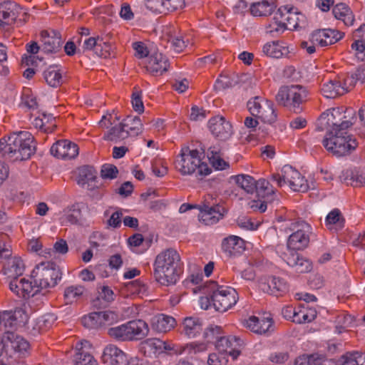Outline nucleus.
<instances>
[{
    "label": "nucleus",
    "mask_w": 365,
    "mask_h": 365,
    "mask_svg": "<svg viewBox=\"0 0 365 365\" xmlns=\"http://www.w3.org/2000/svg\"><path fill=\"white\" fill-rule=\"evenodd\" d=\"M294 7H290V11L287 12L286 16L287 29L295 30L304 28L306 26V17L302 13L294 11Z\"/></svg>",
    "instance_id": "obj_31"
},
{
    "label": "nucleus",
    "mask_w": 365,
    "mask_h": 365,
    "mask_svg": "<svg viewBox=\"0 0 365 365\" xmlns=\"http://www.w3.org/2000/svg\"><path fill=\"white\" fill-rule=\"evenodd\" d=\"M41 38L42 50L46 53H57L61 50L62 46V40L61 34L56 30L48 31L43 30L40 33Z\"/></svg>",
    "instance_id": "obj_15"
},
{
    "label": "nucleus",
    "mask_w": 365,
    "mask_h": 365,
    "mask_svg": "<svg viewBox=\"0 0 365 365\" xmlns=\"http://www.w3.org/2000/svg\"><path fill=\"white\" fill-rule=\"evenodd\" d=\"M85 291L83 286H70L66 288L64 291V298L67 304H71L76 299L81 297Z\"/></svg>",
    "instance_id": "obj_45"
},
{
    "label": "nucleus",
    "mask_w": 365,
    "mask_h": 365,
    "mask_svg": "<svg viewBox=\"0 0 365 365\" xmlns=\"http://www.w3.org/2000/svg\"><path fill=\"white\" fill-rule=\"evenodd\" d=\"M175 323L173 317L162 314L153 322V328L158 332H167L174 327Z\"/></svg>",
    "instance_id": "obj_35"
},
{
    "label": "nucleus",
    "mask_w": 365,
    "mask_h": 365,
    "mask_svg": "<svg viewBox=\"0 0 365 365\" xmlns=\"http://www.w3.org/2000/svg\"><path fill=\"white\" fill-rule=\"evenodd\" d=\"M180 257L174 249L158 254L154 262L155 280L164 286L175 284L180 277Z\"/></svg>",
    "instance_id": "obj_2"
},
{
    "label": "nucleus",
    "mask_w": 365,
    "mask_h": 365,
    "mask_svg": "<svg viewBox=\"0 0 365 365\" xmlns=\"http://www.w3.org/2000/svg\"><path fill=\"white\" fill-rule=\"evenodd\" d=\"M217 287L211 294L212 303L216 311L225 312L237 303L238 294L232 287L218 285Z\"/></svg>",
    "instance_id": "obj_11"
},
{
    "label": "nucleus",
    "mask_w": 365,
    "mask_h": 365,
    "mask_svg": "<svg viewBox=\"0 0 365 365\" xmlns=\"http://www.w3.org/2000/svg\"><path fill=\"white\" fill-rule=\"evenodd\" d=\"M99 316L101 325L111 324L117 322L118 319V314L111 311L99 312Z\"/></svg>",
    "instance_id": "obj_60"
},
{
    "label": "nucleus",
    "mask_w": 365,
    "mask_h": 365,
    "mask_svg": "<svg viewBox=\"0 0 365 365\" xmlns=\"http://www.w3.org/2000/svg\"><path fill=\"white\" fill-rule=\"evenodd\" d=\"M275 7L276 5L273 1L269 2L267 0H262L251 4L250 11L254 16H269L272 14Z\"/></svg>",
    "instance_id": "obj_29"
},
{
    "label": "nucleus",
    "mask_w": 365,
    "mask_h": 365,
    "mask_svg": "<svg viewBox=\"0 0 365 365\" xmlns=\"http://www.w3.org/2000/svg\"><path fill=\"white\" fill-rule=\"evenodd\" d=\"M256 190L255 192L257 193L259 198L262 200L252 201L251 207L259 210L261 212H264L267 207L268 204H272L277 200L275 190L273 188L270 182L265 179H259L256 182Z\"/></svg>",
    "instance_id": "obj_13"
},
{
    "label": "nucleus",
    "mask_w": 365,
    "mask_h": 365,
    "mask_svg": "<svg viewBox=\"0 0 365 365\" xmlns=\"http://www.w3.org/2000/svg\"><path fill=\"white\" fill-rule=\"evenodd\" d=\"M76 365H98L96 360L89 353L78 351L74 357Z\"/></svg>",
    "instance_id": "obj_48"
},
{
    "label": "nucleus",
    "mask_w": 365,
    "mask_h": 365,
    "mask_svg": "<svg viewBox=\"0 0 365 365\" xmlns=\"http://www.w3.org/2000/svg\"><path fill=\"white\" fill-rule=\"evenodd\" d=\"M222 248L230 255H236L245 250V241L240 237L231 235L223 240Z\"/></svg>",
    "instance_id": "obj_24"
},
{
    "label": "nucleus",
    "mask_w": 365,
    "mask_h": 365,
    "mask_svg": "<svg viewBox=\"0 0 365 365\" xmlns=\"http://www.w3.org/2000/svg\"><path fill=\"white\" fill-rule=\"evenodd\" d=\"M344 34L334 29L317 30L312 33V41H318V36L324 37L329 40V45L334 44L344 36Z\"/></svg>",
    "instance_id": "obj_34"
},
{
    "label": "nucleus",
    "mask_w": 365,
    "mask_h": 365,
    "mask_svg": "<svg viewBox=\"0 0 365 365\" xmlns=\"http://www.w3.org/2000/svg\"><path fill=\"white\" fill-rule=\"evenodd\" d=\"M121 125L125 128L130 136H138L143 131V125L138 116H128L123 120Z\"/></svg>",
    "instance_id": "obj_30"
},
{
    "label": "nucleus",
    "mask_w": 365,
    "mask_h": 365,
    "mask_svg": "<svg viewBox=\"0 0 365 365\" xmlns=\"http://www.w3.org/2000/svg\"><path fill=\"white\" fill-rule=\"evenodd\" d=\"M66 215L67 220L71 224H77L81 220V211L78 204L73 205Z\"/></svg>",
    "instance_id": "obj_57"
},
{
    "label": "nucleus",
    "mask_w": 365,
    "mask_h": 365,
    "mask_svg": "<svg viewBox=\"0 0 365 365\" xmlns=\"http://www.w3.org/2000/svg\"><path fill=\"white\" fill-rule=\"evenodd\" d=\"M357 81H360L362 83H365V66H359L356 71L351 74L350 78L346 79L344 86H346L347 83L350 86H354Z\"/></svg>",
    "instance_id": "obj_52"
},
{
    "label": "nucleus",
    "mask_w": 365,
    "mask_h": 365,
    "mask_svg": "<svg viewBox=\"0 0 365 365\" xmlns=\"http://www.w3.org/2000/svg\"><path fill=\"white\" fill-rule=\"evenodd\" d=\"M290 11V7L289 6H282L278 9L277 11L274 14V16L273 17V20L276 21L278 24H282L284 26H287L286 16H287V14H285L287 12Z\"/></svg>",
    "instance_id": "obj_64"
},
{
    "label": "nucleus",
    "mask_w": 365,
    "mask_h": 365,
    "mask_svg": "<svg viewBox=\"0 0 365 365\" xmlns=\"http://www.w3.org/2000/svg\"><path fill=\"white\" fill-rule=\"evenodd\" d=\"M180 158V159H178L175 162L176 168L183 175H191L197 170V175L202 179L212 171L207 163L201 162V155L196 149L190 150L189 147L182 148Z\"/></svg>",
    "instance_id": "obj_4"
},
{
    "label": "nucleus",
    "mask_w": 365,
    "mask_h": 365,
    "mask_svg": "<svg viewBox=\"0 0 365 365\" xmlns=\"http://www.w3.org/2000/svg\"><path fill=\"white\" fill-rule=\"evenodd\" d=\"M21 10V7L14 2L4 1L0 4V16L4 20L11 18L15 21Z\"/></svg>",
    "instance_id": "obj_33"
},
{
    "label": "nucleus",
    "mask_w": 365,
    "mask_h": 365,
    "mask_svg": "<svg viewBox=\"0 0 365 365\" xmlns=\"http://www.w3.org/2000/svg\"><path fill=\"white\" fill-rule=\"evenodd\" d=\"M256 190L255 192L257 193L259 198L262 200L252 201L251 207L259 210L261 212H264L267 207L268 204H272L277 200L275 190L273 188L270 182L265 179H259L256 182Z\"/></svg>",
    "instance_id": "obj_12"
},
{
    "label": "nucleus",
    "mask_w": 365,
    "mask_h": 365,
    "mask_svg": "<svg viewBox=\"0 0 365 365\" xmlns=\"http://www.w3.org/2000/svg\"><path fill=\"white\" fill-rule=\"evenodd\" d=\"M129 136V133L125 131V129L121 123L118 125L112 127L103 136V139L108 141L118 143L121 140H124Z\"/></svg>",
    "instance_id": "obj_37"
},
{
    "label": "nucleus",
    "mask_w": 365,
    "mask_h": 365,
    "mask_svg": "<svg viewBox=\"0 0 365 365\" xmlns=\"http://www.w3.org/2000/svg\"><path fill=\"white\" fill-rule=\"evenodd\" d=\"M51 153L60 159H73L78 154V145L67 140H61L51 148Z\"/></svg>",
    "instance_id": "obj_14"
},
{
    "label": "nucleus",
    "mask_w": 365,
    "mask_h": 365,
    "mask_svg": "<svg viewBox=\"0 0 365 365\" xmlns=\"http://www.w3.org/2000/svg\"><path fill=\"white\" fill-rule=\"evenodd\" d=\"M43 77L48 86L58 88L63 83V78L58 65H51L43 72Z\"/></svg>",
    "instance_id": "obj_25"
},
{
    "label": "nucleus",
    "mask_w": 365,
    "mask_h": 365,
    "mask_svg": "<svg viewBox=\"0 0 365 365\" xmlns=\"http://www.w3.org/2000/svg\"><path fill=\"white\" fill-rule=\"evenodd\" d=\"M322 144L327 150L336 157L351 155L358 147L359 143L352 135L345 133L325 136Z\"/></svg>",
    "instance_id": "obj_7"
},
{
    "label": "nucleus",
    "mask_w": 365,
    "mask_h": 365,
    "mask_svg": "<svg viewBox=\"0 0 365 365\" xmlns=\"http://www.w3.org/2000/svg\"><path fill=\"white\" fill-rule=\"evenodd\" d=\"M276 101L279 105L288 107L289 106V86H282L280 88L276 96Z\"/></svg>",
    "instance_id": "obj_63"
},
{
    "label": "nucleus",
    "mask_w": 365,
    "mask_h": 365,
    "mask_svg": "<svg viewBox=\"0 0 365 365\" xmlns=\"http://www.w3.org/2000/svg\"><path fill=\"white\" fill-rule=\"evenodd\" d=\"M341 365H365L364 353L359 351L346 352L340 358Z\"/></svg>",
    "instance_id": "obj_38"
},
{
    "label": "nucleus",
    "mask_w": 365,
    "mask_h": 365,
    "mask_svg": "<svg viewBox=\"0 0 365 365\" xmlns=\"http://www.w3.org/2000/svg\"><path fill=\"white\" fill-rule=\"evenodd\" d=\"M22 278L19 279V276H15L9 282V288L11 292L15 293L18 297L23 298V287Z\"/></svg>",
    "instance_id": "obj_61"
},
{
    "label": "nucleus",
    "mask_w": 365,
    "mask_h": 365,
    "mask_svg": "<svg viewBox=\"0 0 365 365\" xmlns=\"http://www.w3.org/2000/svg\"><path fill=\"white\" fill-rule=\"evenodd\" d=\"M149 332L148 324L143 320H132L119 326L108 329V334L118 341L140 340L145 338Z\"/></svg>",
    "instance_id": "obj_5"
},
{
    "label": "nucleus",
    "mask_w": 365,
    "mask_h": 365,
    "mask_svg": "<svg viewBox=\"0 0 365 365\" xmlns=\"http://www.w3.org/2000/svg\"><path fill=\"white\" fill-rule=\"evenodd\" d=\"M143 344L150 348L154 353H163L164 341L159 339H148L144 341Z\"/></svg>",
    "instance_id": "obj_58"
},
{
    "label": "nucleus",
    "mask_w": 365,
    "mask_h": 365,
    "mask_svg": "<svg viewBox=\"0 0 365 365\" xmlns=\"http://www.w3.org/2000/svg\"><path fill=\"white\" fill-rule=\"evenodd\" d=\"M115 299V294L108 286H102L98 288V296L92 302L93 307L101 309L106 308Z\"/></svg>",
    "instance_id": "obj_23"
},
{
    "label": "nucleus",
    "mask_w": 365,
    "mask_h": 365,
    "mask_svg": "<svg viewBox=\"0 0 365 365\" xmlns=\"http://www.w3.org/2000/svg\"><path fill=\"white\" fill-rule=\"evenodd\" d=\"M342 108H333L323 113L319 118V128L327 131L326 136L340 134L352 126L353 123L346 120Z\"/></svg>",
    "instance_id": "obj_6"
},
{
    "label": "nucleus",
    "mask_w": 365,
    "mask_h": 365,
    "mask_svg": "<svg viewBox=\"0 0 365 365\" xmlns=\"http://www.w3.org/2000/svg\"><path fill=\"white\" fill-rule=\"evenodd\" d=\"M103 39L98 36L97 38L90 37L86 39L83 44L78 48V53H84L87 51L93 50L95 51L96 48L98 43V41H102Z\"/></svg>",
    "instance_id": "obj_54"
},
{
    "label": "nucleus",
    "mask_w": 365,
    "mask_h": 365,
    "mask_svg": "<svg viewBox=\"0 0 365 365\" xmlns=\"http://www.w3.org/2000/svg\"><path fill=\"white\" fill-rule=\"evenodd\" d=\"M286 51L287 48H282L275 41L266 43L263 46L264 53H265L268 56L275 58H281L284 55V51Z\"/></svg>",
    "instance_id": "obj_44"
},
{
    "label": "nucleus",
    "mask_w": 365,
    "mask_h": 365,
    "mask_svg": "<svg viewBox=\"0 0 365 365\" xmlns=\"http://www.w3.org/2000/svg\"><path fill=\"white\" fill-rule=\"evenodd\" d=\"M4 346L10 347L15 352L24 356L29 348V343L22 336L14 332H6L4 336Z\"/></svg>",
    "instance_id": "obj_20"
},
{
    "label": "nucleus",
    "mask_w": 365,
    "mask_h": 365,
    "mask_svg": "<svg viewBox=\"0 0 365 365\" xmlns=\"http://www.w3.org/2000/svg\"><path fill=\"white\" fill-rule=\"evenodd\" d=\"M242 344V341L236 336H225L222 334L215 341V347L220 352H228L230 356L236 359L240 354V351L238 348Z\"/></svg>",
    "instance_id": "obj_16"
},
{
    "label": "nucleus",
    "mask_w": 365,
    "mask_h": 365,
    "mask_svg": "<svg viewBox=\"0 0 365 365\" xmlns=\"http://www.w3.org/2000/svg\"><path fill=\"white\" fill-rule=\"evenodd\" d=\"M234 85L233 81L229 77L226 76H220V77L217 79L214 88L216 91H220L231 88Z\"/></svg>",
    "instance_id": "obj_62"
},
{
    "label": "nucleus",
    "mask_w": 365,
    "mask_h": 365,
    "mask_svg": "<svg viewBox=\"0 0 365 365\" xmlns=\"http://www.w3.org/2000/svg\"><path fill=\"white\" fill-rule=\"evenodd\" d=\"M265 101L259 96H255L248 101L247 106L251 115L257 117L260 113V110H263L262 108H264V103Z\"/></svg>",
    "instance_id": "obj_47"
},
{
    "label": "nucleus",
    "mask_w": 365,
    "mask_h": 365,
    "mask_svg": "<svg viewBox=\"0 0 365 365\" xmlns=\"http://www.w3.org/2000/svg\"><path fill=\"white\" fill-rule=\"evenodd\" d=\"M35 151L34 138L26 131L14 132L7 140H0V157L11 161L26 160Z\"/></svg>",
    "instance_id": "obj_1"
},
{
    "label": "nucleus",
    "mask_w": 365,
    "mask_h": 365,
    "mask_svg": "<svg viewBox=\"0 0 365 365\" xmlns=\"http://www.w3.org/2000/svg\"><path fill=\"white\" fill-rule=\"evenodd\" d=\"M323 95L327 98H334L337 96L343 95L348 89L341 85L339 81H329L324 83L322 88Z\"/></svg>",
    "instance_id": "obj_32"
},
{
    "label": "nucleus",
    "mask_w": 365,
    "mask_h": 365,
    "mask_svg": "<svg viewBox=\"0 0 365 365\" xmlns=\"http://www.w3.org/2000/svg\"><path fill=\"white\" fill-rule=\"evenodd\" d=\"M202 330V322L194 317H186L183 320V331L190 338L195 337Z\"/></svg>",
    "instance_id": "obj_27"
},
{
    "label": "nucleus",
    "mask_w": 365,
    "mask_h": 365,
    "mask_svg": "<svg viewBox=\"0 0 365 365\" xmlns=\"http://www.w3.org/2000/svg\"><path fill=\"white\" fill-rule=\"evenodd\" d=\"M21 287H23V298L24 299L33 297L41 291L40 288H36L35 284L33 285L31 282L25 278H22Z\"/></svg>",
    "instance_id": "obj_53"
},
{
    "label": "nucleus",
    "mask_w": 365,
    "mask_h": 365,
    "mask_svg": "<svg viewBox=\"0 0 365 365\" xmlns=\"http://www.w3.org/2000/svg\"><path fill=\"white\" fill-rule=\"evenodd\" d=\"M81 321L83 325L88 329H96L101 326L99 312H93L88 316H85Z\"/></svg>",
    "instance_id": "obj_49"
},
{
    "label": "nucleus",
    "mask_w": 365,
    "mask_h": 365,
    "mask_svg": "<svg viewBox=\"0 0 365 365\" xmlns=\"http://www.w3.org/2000/svg\"><path fill=\"white\" fill-rule=\"evenodd\" d=\"M118 170L117 167L112 164H105L102 166L101 176L103 179H115L117 178Z\"/></svg>",
    "instance_id": "obj_55"
},
{
    "label": "nucleus",
    "mask_w": 365,
    "mask_h": 365,
    "mask_svg": "<svg viewBox=\"0 0 365 365\" xmlns=\"http://www.w3.org/2000/svg\"><path fill=\"white\" fill-rule=\"evenodd\" d=\"M209 152L210 153L208 154V158L215 169L222 170L229 168L228 163L225 162L220 157L219 151L217 150L215 147H210L209 148Z\"/></svg>",
    "instance_id": "obj_42"
},
{
    "label": "nucleus",
    "mask_w": 365,
    "mask_h": 365,
    "mask_svg": "<svg viewBox=\"0 0 365 365\" xmlns=\"http://www.w3.org/2000/svg\"><path fill=\"white\" fill-rule=\"evenodd\" d=\"M222 334L220 327L211 325L204 332V338L208 343L217 341Z\"/></svg>",
    "instance_id": "obj_51"
},
{
    "label": "nucleus",
    "mask_w": 365,
    "mask_h": 365,
    "mask_svg": "<svg viewBox=\"0 0 365 365\" xmlns=\"http://www.w3.org/2000/svg\"><path fill=\"white\" fill-rule=\"evenodd\" d=\"M261 289L276 297L281 296L287 290L286 283L280 278L275 277H269L267 282H261Z\"/></svg>",
    "instance_id": "obj_22"
},
{
    "label": "nucleus",
    "mask_w": 365,
    "mask_h": 365,
    "mask_svg": "<svg viewBox=\"0 0 365 365\" xmlns=\"http://www.w3.org/2000/svg\"><path fill=\"white\" fill-rule=\"evenodd\" d=\"M326 222L327 225H334L337 229H341L344 226L345 220L339 209H334L327 216Z\"/></svg>",
    "instance_id": "obj_46"
},
{
    "label": "nucleus",
    "mask_w": 365,
    "mask_h": 365,
    "mask_svg": "<svg viewBox=\"0 0 365 365\" xmlns=\"http://www.w3.org/2000/svg\"><path fill=\"white\" fill-rule=\"evenodd\" d=\"M165 14L181 9L185 6L184 0H163Z\"/></svg>",
    "instance_id": "obj_56"
},
{
    "label": "nucleus",
    "mask_w": 365,
    "mask_h": 365,
    "mask_svg": "<svg viewBox=\"0 0 365 365\" xmlns=\"http://www.w3.org/2000/svg\"><path fill=\"white\" fill-rule=\"evenodd\" d=\"M272 106V103L266 101L264 103L263 110H260V113L257 115V118L269 124L274 123L277 120V114Z\"/></svg>",
    "instance_id": "obj_41"
},
{
    "label": "nucleus",
    "mask_w": 365,
    "mask_h": 365,
    "mask_svg": "<svg viewBox=\"0 0 365 365\" xmlns=\"http://www.w3.org/2000/svg\"><path fill=\"white\" fill-rule=\"evenodd\" d=\"M97 172L91 166L85 165L79 168L77 177V183L81 186H84L91 181L96 179Z\"/></svg>",
    "instance_id": "obj_36"
},
{
    "label": "nucleus",
    "mask_w": 365,
    "mask_h": 365,
    "mask_svg": "<svg viewBox=\"0 0 365 365\" xmlns=\"http://www.w3.org/2000/svg\"><path fill=\"white\" fill-rule=\"evenodd\" d=\"M209 128L213 135L225 140L230 138L232 131L231 124L222 116H215L209 120Z\"/></svg>",
    "instance_id": "obj_17"
},
{
    "label": "nucleus",
    "mask_w": 365,
    "mask_h": 365,
    "mask_svg": "<svg viewBox=\"0 0 365 365\" xmlns=\"http://www.w3.org/2000/svg\"><path fill=\"white\" fill-rule=\"evenodd\" d=\"M307 97V91L300 85L289 86V106L290 110L294 113L301 111L300 104L304 102Z\"/></svg>",
    "instance_id": "obj_19"
},
{
    "label": "nucleus",
    "mask_w": 365,
    "mask_h": 365,
    "mask_svg": "<svg viewBox=\"0 0 365 365\" xmlns=\"http://www.w3.org/2000/svg\"><path fill=\"white\" fill-rule=\"evenodd\" d=\"M331 362L318 354L299 356L295 360V365H330Z\"/></svg>",
    "instance_id": "obj_39"
},
{
    "label": "nucleus",
    "mask_w": 365,
    "mask_h": 365,
    "mask_svg": "<svg viewBox=\"0 0 365 365\" xmlns=\"http://www.w3.org/2000/svg\"><path fill=\"white\" fill-rule=\"evenodd\" d=\"M286 233L292 232L287 240V247L292 250H304L309 242L310 225L304 221L297 220L284 230Z\"/></svg>",
    "instance_id": "obj_10"
},
{
    "label": "nucleus",
    "mask_w": 365,
    "mask_h": 365,
    "mask_svg": "<svg viewBox=\"0 0 365 365\" xmlns=\"http://www.w3.org/2000/svg\"><path fill=\"white\" fill-rule=\"evenodd\" d=\"M102 359L105 364L110 365H126L127 362L125 354L113 344H109L104 349Z\"/></svg>",
    "instance_id": "obj_21"
},
{
    "label": "nucleus",
    "mask_w": 365,
    "mask_h": 365,
    "mask_svg": "<svg viewBox=\"0 0 365 365\" xmlns=\"http://www.w3.org/2000/svg\"><path fill=\"white\" fill-rule=\"evenodd\" d=\"M271 180L276 181L279 187H282L288 183L290 188L295 192H305L309 187L307 180L302 176L298 170L289 165L282 168L281 173L272 174Z\"/></svg>",
    "instance_id": "obj_9"
},
{
    "label": "nucleus",
    "mask_w": 365,
    "mask_h": 365,
    "mask_svg": "<svg viewBox=\"0 0 365 365\" xmlns=\"http://www.w3.org/2000/svg\"><path fill=\"white\" fill-rule=\"evenodd\" d=\"M272 324V319L269 317L259 319L258 317L252 316L247 320V327L253 332L260 334L268 331Z\"/></svg>",
    "instance_id": "obj_28"
},
{
    "label": "nucleus",
    "mask_w": 365,
    "mask_h": 365,
    "mask_svg": "<svg viewBox=\"0 0 365 365\" xmlns=\"http://www.w3.org/2000/svg\"><path fill=\"white\" fill-rule=\"evenodd\" d=\"M332 13L336 19L342 20L345 25H353L354 16L350 8L346 4H337L334 6Z\"/></svg>",
    "instance_id": "obj_26"
},
{
    "label": "nucleus",
    "mask_w": 365,
    "mask_h": 365,
    "mask_svg": "<svg viewBox=\"0 0 365 365\" xmlns=\"http://www.w3.org/2000/svg\"><path fill=\"white\" fill-rule=\"evenodd\" d=\"M4 269L6 270L4 274L13 272L15 276H21L24 272V266L20 258L14 257L8 261Z\"/></svg>",
    "instance_id": "obj_43"
},
{
    "label": "nucleus",
    "mask_w": 365,
    "mask_h": 365,
    "mask_svg": "<svg viewBox=\"0 0 365 365\" xmlns=\"http://www.w3.org/2000/svg\"><path fill=\"white\" fill-rule=\"evenodd\" d=\"M169 66L168 58L163 53L154 52L149 56L145 67L148 72L158 76L167 71Z\"/></svg>",
    "instance_id": "obj_18"
},
{
    "label": "nucleus",
    "mask_w": 365,
    "mask_h": 365,
    "mask_svg": "<svg viewBox=\"0 0 365 365\" xmlns=\"http://www.w3.org/2000/svg\"><path fill=\"white\" fill-rule=\"evenodd\" d=\"M144 6L154 14H165L163 0H144Z\"/></svg>",
    "instance_id": "obj_50"
},
{
    "label": "nucleus",
    "mask_w": 365,
    "mask_h": 365,
    "mask_svg": "<svg viewBox=\"0 0 365 365\" xmlns=\"http://www.w3.org/2000/svg\"><path fill=\"white\" fill-rule=\"evenodd\" d=\"M236 183L246 192L252 194L256 190L257 181L251 176L247 175H238L235 177Z\"/></svg>",
    "instance_id": "obj_40"
},
{
    "label": "nucleus",
    "mask_w": 365,
    "mask_h": 365,
    "mask_svg": "<svg viewBox=\"0 0 365 365\" xmlns=\"http://www.w3.org/2000/svg\"><path fill=\"white\" fill-rule=\"evenodd\" d=\"M31 277L36 288H53L57 284V281L61 279V272L58 267L53 262L41 263L32 271Z\"/></svg>",
    "instance_id": "obj_8"
},
{
    "label": "nucleus",
    "mask_w": 365,
    "mask_h": 365,
    "mask_svg": "<svg viewBox=\"0 0 365 365\" xmlns=\"http://www.w3.org/2000/svg\"><path fill=\"white\" fill-rule=\"evenodd\" d=\"M220 201L212 195H207L202 205L183 203L179 212L183 213L190 209L197 208L200 210L199 220L206 225H212L217 223L227 212L225 208L220 205Z\"/></svg>",
    "instance_id": "obj_3"
},
{
    "label": "nucleus",
    "mask_w": 365,
    "mask_h": 365,
    "mask_svg": "<svg viewBox=\"0 0 365 365\" xmlns=\"http://www.w3.org/2000/svg\"><path fill=\"white\" fill-rule=\"evenodd\" d=\"M131 98V103L134 110L139 114L143 113L144 112V105L142 100L141 91L133 93Z\"/></svg>",
    "instance_id": "obj_59"
}]
</instances>
